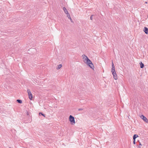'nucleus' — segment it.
I'll return each mask as SVG.
<instances>
[{
	"label": "nucleus",
	"instance_id": "7ed1b4c3",
	"mask_svg": "<svg viewBox=\"0 0 148 148\" xmlns=\"http://www.w3.org/2000/svg\"><path fill=\"white\" fill-rule=\"evenodd\" d=\"M28 95L29 98L30 100H32V95L31 92L30 90L29 89H27V90Z\"/></svg>",
	"mask_w": 148,
	"mask_h": 148
},
{
	"label": "nucleus",
	"instance_id": "a211bd4d",
	"mask_svg": "<svg viewBox=\"0 0 148 148\" xmlns=\"http://www.w3.org/2000/svg\"><path fill=\"white\" fill-rule=\"evenodd\" d=\"M83 110V109L82 108H79L78 109V111L82 110Z\"/></svg>",
	"mask_w": 148,
	"mask_h": 148
},
{
	"label": "nucleus",
	"instance_id": "2eb2a0df",
	"mask_svg": "<svg viewBox=\"0 0 148 148\" xmlns=\"http://www.w3.org/2000/svg\"><path fill=\"white\" fill-rule=\"evenodd\" d=\"M93 15H92L91 16H90V19L91 20H92V16H93Z\"/></svg>",
	"mask_w": 148,
	"mask_h": 148
},
{
	"label": "nucleus",
	"instance_id": "4468645a",
	"mask_svg": "<svg viewBox=\"0 0 148 148\" xmlns=\"http://www.w3.org/2000/svg\"><path fill=\"white\" fill-rule=\"evenodd\" d=\"M39 115L40 116V115H42V116H45V114H43L42 113V112H40V113H39Z\"/></svg>",
	"mask_w": 148,
	"mask_h": 148
},
{
	"label": "nucleus",
	"instance_id": "dca6fc26",
	"mask_svg": "<svg viewBox=\"0 0 148 148\" xmlns=\"http://www.w3.org/2000/svg\"><path fill=\"white\" fill-rule=\"evenodd\" d=\"M133 144H136L135 140H133Z\"/></svg>",
	"mask_w": 148,
	"mask_h": 148
},
{
	"label": "nucleus",
	"instance_id": "f03ea898",
	"mask_svg": "<svg viewBox=\"0 0 148 148\" xmlns=\"http://www.w3.org/2000/svg\"><path fill=\"white\" fill-rule=\"evenodd\" d=\"M69 120L71 125H73L75 123V118L71 115H70L69 116Z\"/></svg>",
	"mask_w": 148,
	"mask_h": 148
},
{
	"label": "nucleus",
	"instance_id": "423d86ee",
	"mask_svg": "<svg viewBox=\"0 0 148 148\" xmlns=\"http://www.w3.org/2000/svg\"><path fill=\"white\" fill-rule=\"evenodd\" d=\"M116 71L115 70V67L113 63V62H112V68L111 69V72H115ZM113 73H114V72Z\"/></svg>",
	"mask_w": 148,
	"mask_h": 148
},
{
	"label": "nucleus",
	"instance_id": "f3484780",
	"mask_svg": "<svg viewBox=\"0 0 148 148\" xmlns=\"http://www.w3.org/2000/svg\"><path fill=\"white\" fill-rule=\"evenodd\" d=\"M141 146H142V145H141V143H140L139 146H138V147L139 148H140Z\"/></svg>",
	"mask_w": 148,
	"mask_h": 148
},
{
	"label": "nucleus",
	"instance_id": "f257e3e1",
	"mask_svg": "<svg viewBox=\"0 0 148 148\" xmlns=\"http://www.w3.org/2000/svg\"><path fill=\"white\" fill-rule=\"evenodd\" d=\"M83 59L84 60V62L86 63L87 65L89 66L91 69H94V66L91 61L85 56L84 54L82 55Z\"/></svg>",
	"mask_w": 148,
	"mask_h": 148
},
{
	"label": "nucleus",
	"instance_id": "aec40b11",
	"mask_svg": "<svg viewBox=\"0 0 148 148\" xmlns=\"http://www.w3.org/2000/svg\"><path fill=\"white\" fill-rule=\"evenodd\" d=\"M9 148H11V147H9Z\"/></svg>",
	"mask_w": 148,
	"mask_h": 148
},
{
	"label": "nucleus",
	"instance_id": "ddd939ff",
	"mask_svg": "<svg viewBox=\"0 0 148 148\" xmlns=\"http://www.w3.org/2000/svg\"><path fill=\"white\" fill-rule=\"evenodd\" d=\"M16 101L17 102L19 103H21L22 102V101L20 99H17L16 100Z\"/></svg>",
	"mask_w": 148,
	"mask_h": 148
},
{
	"label": "nucleus",
	"instance_id": "6ab92c4d",
	"mask_svg": "<svg viewBox=\"0 0 148 148\" xmlns=\"http://www.w3.org/2000/svg\"><path fill=\"white\" fill-rule=\"evenodd\" d=\"M27 115H29V113L27 111Z\"/></svg>",
	"mask_w": 148,
	"mask_h": 148
},
{
	"label": "nucleus",
	"instance_id": "6e6552de",
	"mask_svg": "<svg viewBox=\"0 0 148 148\" xmlns=\"http://www.w3.org/2000/svg\"><path fill=\"white\" fill-rule=\"evenodd\" d=\"M63 10L64 12V13L67 14L69 13L68 12V11L67 10H66V8L65 7H64L63 8Z\"/></svg>",
	"mask_w": 148,
	"mask_h": 148
},
{
	"label": "nucleus",
	"instance_id": "1a4fd4ad",
	"mask_svg": "<svg viewBox=\"0 0 148 148\" xmlns=\"http://www.w3.org/2000/svg\"><path fill=\"white\" fill-rule=\"evenodd\" d=\"M67 17H68V18L70 19L71 22H73V21H72V19H71V17H70V14L69 13H68L67 14Z\"/></svg>",
	"mask_w": 148,
	"mask_h": 148
},
{
	"label": "nucleus",
	"instance_id": "9b49d317",
	"mask_svg": "<svg viewBox=\"0 0 148 148\" xmlns=\"http://www.w3.org/2000/svg\"><path fill=\"white\" fill-rule=\"evenodd\" d=\"M140 67L141 68H143L144 67V64L142 63V62H140Z\"/></svg>",
	"mask_w": 148,
	"mask_h": 148
},
{
	"label": "nucleus",
	"instance_id": "9d476101",
	"mask_svg": "<svg viewBox=\"0 0 148 148\" xmlns=\"http://www.w3.org/2000/svg\"><path fill=\"white\" fill-rule=\"evenodd\" d=\"M138 137V136L137 134H134L133 136V140H135L136 138Z\"/></svg>",
	"mask_w": 148,
	"mask_h": 148
},
{
	"label": "nucleus",
	"instance_id": "39448f33",
	"mask_svg": "<svg viewBox=\"0 0 148 148\" xmlns=\"http://www.w3.org/2000/svg\"><path fill=\"white\" fill-rule=\"evenodd\" d=\"M112 72V74L113 75V77H114V79L115 80L117 79H118L117 76L116 74V71H115V72H114V73H113V72Z\"/></svg>",
	"mask_w": 148,
	"mask_h": 148
},
{
	"label": "nucleus",
	"instance_id": "f8f14e48",
	"mask_svg": "<svg viewBox=\"0 0 148 148\" xmlns=\"http://www.w3.org/2000/svg\"><path fill=\"white\" fill-rule=\"evenodd\" d=\"M62 65L61 64H60L57 66V67L56 68V69H60L62 67Z\"/></svg>",
	"mask_w": 148,
	"mask_h": 148
},
{
	"label": "nucleus",
	"instance_id": "0eeeda50",
	"mask_svg": "<svg viewBox=\"0 0 148 148\" xmlns=\"http://www.w3.org/2000/svg\"><path fill=\"white\" fill-rule=\"evenodd\" d=\"M143 31L145 34H148V28L146 27H144Z\"/></svg>",
	"mask_w": 148,
	"mask_h": 148
},
{
	"label": "nucleus",
	"instance_id": "20e7f679",
	"mask_svg": "<svg viewBox=\"0 0 148 148\" xmlns=\"http://www.w3.org/2000/svg\"><path fill=\"white\" fill-rule=\"evenodd\" d=\"M140 118L143 119L145 122L146 123H147L148 122V119L143 115H142L141 116H140Z\"/></svg>",
	"mask_w": 148,
	"mask_h": 148
}]
</instances>
